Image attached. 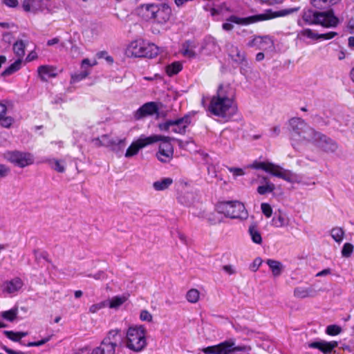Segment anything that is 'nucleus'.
Wrapping results in <instances>:
<instances>
[{"instance_id":"obj_41","label":"nucleus","mask_w":354,"mask_h":354,"mask_svg":"<svg viewBox=\"0 0 354 354\" xmlns=\"http://www.w3.org/2000/svg\"><path fill=\"white\" fill-rule=\"evenodd\" d=\"M200 292L197 289L192 288L190 289L186 295L187 300L192 303L195 304L199 300Z\"/></svg>"},{"instance_id":"obj_3","label":"nucleus","mask_w":354,"mask_h":354,"mask_svg":"<svg viewBox=\"0 0 354 354\" xmlns=\"http://www.w3.org/2000/svg\"><path fill=\"white\" fill-rule=\"evenodd\" d=\"M125 346L130 351L139 353L147 346L146 329L143 326H130L125 336Z\"/></svg>"},{"instance_id":"obj_21","label":"nucleus","mask_w":354,"mask_h":354,"mask_svg":"<svg viewBox=\"0 0 354 354\" xmlns=\"http://www.w3.org/2000/svg\"><path fill=\"white\" fill-rule=\"evenodd\" d=\"M23 285L24 283L19 277H15L3 283V291L9 294H12L19 290L22 288Z\"/></svg>"},{"instance_id":"obj_40","label":"nucleus","mask_w":354,"mask_h":354,"mask_svg":"<svg viewBox=\"0 0 354 354\" xmlns=\"http://www.w3.org/2000/svg\"><path fill=\"white\" fill-rule=\"evenodd\" d=\"M234 345L233 342H223V354H230L232 352H237L241 350L240 348L235 347Z\"/></svg>"},{"instance_id":"obj_29","label":"nucleus","mask_w":354,"mask_h":354,"mask_svg":"<svg viewBox=\"0 0 354 354\" xmlns=\"http://www.w3.org/2000/svg\"><path fill=\"white\" fill-rule=\"evenodd\" d=\"M7 107L4 104L0 103V121L1 124L6 128L11 126L13 120L11 117H6Z\"/></svg>"},{"instance_id":"obj_23","label":"nucleus","mask_w":354,"mask_h":354,"mask_svg":"<svg viewBox=\"0 0 354 354\" xmlns=\"http://www.w3.org/2000/svg\"><path fill=\"white\" fill-rule=\"evenodd\" d=\"M44 162L47 163L51 169L58 173H64L66 171L65 161L63 160L46 158L44 160Z\"/></svg>"},{"instance_id":"obj_12","label":"nucleus","mask_w":354,"mask_h":354,"mask_svg":"<svg viewBox=\"0 0 354 354\" xmlns=\"http://www.w3.org/2000/svg\"><path fill=\"white\" fill-rule=\"evenodd\" d=\"M315 135L313 140L310 142L317 145L324 151L326 152H334L337 149V145L336 142L328 138L325 134L317 131Z\"/></svg>"},{"instance_id":"obj_44","label":"nucleus","mask_w":354,"mask_h":354,"mask_svg":"<svg viewBox=\"0 0 354 354\" xmlns=\"http://www.w3.org/2000/svg\"><path fill=\"white\" fill-rule=\"evenodd\" d=\"M201 351L205 354H221V343L217 345L203 348Z\"/></svg>"},{"instance_id":"obj_6","label":"nucleus","mask_w":354,"mask_h":354,"mask_svg":"<svg viewBox=\"0 0 354 354\" xmlns=\"http://www.w3.org/2000/svg\"><path fill=\"white\" fill-rule=\"evenodd\" d=\"M120 333L119 328L109 330L100 346L93 348L91 354H115L120 342Z\"/></svg>"},{"instance_id":"obj_15","label":"nucleus","mask_w":354,"mask_h":354,"mask_svg":"<svg viewBox=\"0 0 354 354\" xmlns=\"http://www.w3.org/2000/svg\"><path fill=\"white\" fill-rule=\"evenodd\" d=\"M171 132L177 134L185 135L188 127L192 123V117L189 113H187L183 117L171 120Z\"/></svg>"},{"instance_id":"obj_4","label":"nucleus","mask_w":354,"mask_h":354,"mask_svg":"<svg viewBox=\"0 0 354 354\" xmlns=\"http://www.w3.org/2000/svg\"><path fill=\"white\" fill-rule=\"evenodd\" d=\"M126 54L128 57L152 59L159 54V48L154 44L147 43L142 40H135L129 44Z\"/></svg>"},{"instance_id":"obj_22","label":"nucleus","mask_w":354,"mask_h":354,"mask_svg":"<svg viewBox=\"0 0 354 354\" xmlns=\"http://www.w3.org/2000/svg\"><path fill=\"white\" fill-rule=\"evenodd\" d=\"M341 0H310L312 6L317 10H330Z\"/></svg>"},{"instance_id":"obj_42","label":"nucleus","mask_w":354,"mask_h":354,"mask_svg":"<svg viewBox=\"0 0 354 354\" xmlns=\"http://www.w3.org/2000/svg\"><path fill=\"white\" fill-rule=\"evenodd\" d=\"M317 33L314 32L310 28H306L300 30L297 34L298 39H302L303 37H307L313 40H317Z\"/></svg>"},{"instance_id":"obj_17","label":"nucleus","mask_w":354,"mask_h":354,"mask_svg":"<svg viewBox=\"0 0 354 354\" xmlns=\"http://www.w3.org/2000/svg\"><path fill=\"white\" fill-rule=\"evenodd\" d=\"M221 91V84L218 86L216 95L213 96L211 98L209 104L206 109L208 115H221V95H220Z\"/></svg>"},{"instance_id":"obj_57","label":"nucleus","mask_w":354,"mask_h":354,"mask_svg":"<svg viewBox=\"0 0 354 354\" xmlns=\"http://www.w3.org/2000/svg\"><path fill=\"white\" fill-rule=\"evenodd\" d=\"M140 319L142 321H145L148 322H152L153 317L152 315L147 310H142L140 314Z\"/></svg>"},{"instance_id":"obj_11","label":"nucleus","mask_w":354,"mask_h":354,"mask_svg":"<svg viewBox=\"0 0 354 354\" xmlns=\"http://www.w3.org/2000/svg\"><path fill=\"white\" fill-rule=\"evenodd\" d=\"M158 139L159 138L157 137H151V136L148 137L140 136L138 140L133 141L127 148L125 157L130 158L136 155L140 149L157 142Z\"/></svg>"},{"instance_id":"obj_47","label":"nucleus","mask_w":354,"mask_h":354,"mask_svg":"<svg viewBox=\"0 0 354 354\" xmlns=\"http://www.w3.org/2000/svg\"><path fill=\"white\" fill-rule=\"evenodd\" d=\"M342 332V328L337 325L332 324L326 327V333L330 336H335Z\"/></svg>"},{"instance_id":"obj_61","label":"nucleus","mask_w":354,"mask_h":354,"mask_svg":"<svg viewBox=\"0 0 354 354\" xmlns=\"http://www.w3.org/2000/svg\"><path fill=\"white\" fill-rule=\"evenodd\" d=\"M262 4L268 6H274L275 4H281L283 2V0H259Z\"/></svg>"},{"instance_id":"obj_27","label":"nucleus","mask_w":354,"mask_h":354,"mask_svg":"<svg viewBox=\"0 0 354 354\" xmlns=\"http://www.w3.org/2000/svg\"><path fill=\"white\" fill-rule=\"evenodd\" d=\"M194 46L191 41H185L182 44L181 54L185 57L194 58L196 54L194 50Z\"/></svg>"},{"instance_id":"obj_59","label":"nucleus","mask_w":354,"mask_h":354,"mask_svg":"<svg viewBox=\"0 0 354 354\" xmlns=\"http://www.w3.org/2000/svg\"><path fill=\"white\" fill-rule=\"evenodd\" d=\"M249 47H256L258 49H261V46L259 44V36H254L248 43Z\"/></svg>"},{"instance_id":"obj_13","label":"nucleus","mask_w":354,"mask_h":354,"mask_svg":"<svg viewBox=\"0 0 354 354\" xmlns=\"http://www.w3.org/2000/svg\"><path fill=\"white\" fill-rule=\"evenodd\" d=\"M315 24L322 25L324 27H335L339 19L334 15L333 9L326 10L324 12H317V19Z\"/></svg>"},{"instance_id":"obj_46","label":"nucleus","mask_w":354,"mask_h":354,"mask_svg":"<svg viewBox=\"0 0 354 354\" xmlns=\"http://www.w3.org/2000/svg\"><path fill=\"white\" fill-rule=\"evenodd\" d=\"M126 301V298L124 297H119L116 296L113 297L109 301V308H116L120 306L122 304H124Z\"/></svg>"},{"instance_id":"obj_53","label":"nucleus","mask_w":354,"mask_h":354,"mask_svg":"<svg viewBox=\"0 0 354 354\" xmlns=\"http://www.w3.org/2000/svg\"><path fill=\"white\" fill-rule=\"evenodd\" d=\"M106 306V301H101L97 304H93L89 308V312L91 313H95L100 310L105 308Z\"/></svg>"},{"instance_id":"obj_33","label":"nucleus","mask_w":354,"mask_h":354,"mask_svg":"<svg viewBox=\"0 0 354 354\" xmlns=\"http://www.w3.org/2000/svg\"><path fill=\"white\" fill-rule=\"evenodd\" d=\"M266 263L272 270L274 276H279L281 274L282 269L281 262L273 259H268Z\"/></svg>"},{"instance_id":"obj_37","label":"nucleus","mask_w":354,"mask_h":354,"mask_svg":"<svg viewBox=\"0 0 354 354\" xmlns=\"http://www.w3.org/2000/svg\"><path fill=\"white\" fill-rule=\"evenodd\" d=\"M330 234L337 243H341L344 237V231L342 227H336L331 230Z\"/></svg>"},{"instance_id":"obj_38","label":"nucleus","mask_w":354,"mask_h":354,"mask_svg":"<svg viewBox=\"0 0 354 354\" xmlns=\"http://www.w3.org/2000/svg\"><path fill=\"white\" fill-rule=\"evenodd\" d=\"M272 223L275 227H282L288 224L285 216L281 213L272 218Z\"/></svg>"},{"instance_id":"obj_49","label":"nucleus","mask_w":354,"mask_h":354,"mask_svg":"<svg viewBox=\"0 0 354 354\" xmlns=\"http://www.w3.org/2000/svg\"><path fill=\"white\" fill-rule=\"evenodd\" d=\"M88 74L89 73L87 71H83L80 73L73 74L71 75V81L73 83L80 82L82 80L85 79L88 75Z\"/></svg>"},{"instance_id":"obj_45","label":"nucleus","mask_w":354,"mask_h":354,"mask_svg":"<svg viewBox=\"0 0 354 354\" xmlns=\"http://www.w3.org/2000/svg\"><path fill=\"white\" fill-rule=\"evenodd\" d=\"M354 250V246L351 243H345L342 249V256L345 258H349Z\"/></svg>"},{"instance_id":"obj_54","label":"nucleus","mask_w":354,"mask_h":354,"mask_svg":"<svg viewBox=\"0 0 354 354\" xmlns=\"http://www.w3.org/2000/svg\"><path fill=\"white\" fill-rule=\"evenodd\" d=\"M10 174V168L3 164H0V180L6 178Z\"/></svg>"},{"instance_id":"obj_5","label":"nucleus","mask_w":354,"mask_h":354,"mask_svg":"<svg viewBox=\"0 0 354 354\" xmlns=\"http://www.w3.org/2000/svg\"><path fill=\"white\" fill-rule=\"evenodd\" d=\"M234 96L235 90L231 87H228L226 93L223 95V123L241 120Z\"/></svg>"},{"instance_id":"obj_39","label":"nucleus","mask_w":354,"mask_h":354,"mask_svg":"<svg viewBox=\"0 0 354 354\" xmlns=\"http://www.w3.org/2000/svg\"><path fill=\"white\" fill-rule=\"evenodd\" d=\"M249 232L254 243L257 244H261L262 243L261 235L254 225L250 226Z\"/></svg>"},{"instance_id":"obj_62","label":"nucleus","mask_w":354,"mask_h":354,"mask_svg":"<svg viewBox=\"0 0 354 354\" xmlns=\"http://www.w3.org/2000/svg\"><path fill=\"white\" fill-rule=\"evenodd\" d=\"M3 3L10 8H16L19 4L17 0H3Z\"/></svg>"},{"instance_id":"obj_34","label":"nucleus","mask_w":354,"mask_h":354,"mask_svg":"<svg viewBox=\"0 0 354 354\" xmlns=\"http://www.w3.org/2000/svg\"><path fill=\"white\" fill-rule=\"evenodd\" d=\"M259 44L261 48H273L274 46L273 37L270 35L259 36Z\"/></svg>"},{"instance_id":"obj_30","label":"nucleus","mask_w":354,"mask_h":354,"mask_svg":"<svg viewBox=\"0 0 354 354\" xmlns=\"http://www.w3.org/2000/svg\"><path fill=\"white\" fill-rule=\"evenodd\" d=\"M173 183L171 178H164L153 183V187L156 191H163L167 189Z\"/></svg>"},{"instance_id":"obj_35","label":"nucleus","mask_w":354,"mask_h":354,"mask_svg":"<svg viewBox=\"0 0 354 354\" xmlns=\"http://www.w3.org/2000/svg\"><path fill=\"white\" fill-rule=\"evenodd\" d=\"M21 60L20 59H17L15 62L11 64L8 68H6L2 73V75L8 76L14 73L19 71L21 68Z\"/></svg>"},{"instance_id":"obj_28","label":"nucleus","mask_w":354,"mask_h":354,"mask_svg":"<svg viewBox=\"0 0 354 354\" xmlns=\"http://www.w3.org/2000/svg\"><path fill=\"white\" fill-rule=\"evenodd\" d=\"M183 70V64L178 62H174L165 66V71L167 75L172 77L177 75Z\"/></svg>"},{"instance_id":"obj_51","label":"nucleus","mask_w":354,"mask_h":354,"mask_svg":"<svg viewBox=\"0 0 354 354\" xmlns=\"http://www.w3.org/2000/svg\"><path fill=\"white\" fill-rule=\"evenodd\" d=\"M261 209L263 214L267 218H270L272 216V208L268 203H262L261 205Z\"/></svg>"},{"instance_id":"obj_60","label":"nucleus","mask_w":354,"mask_h":354,"mask_svg":"<svg viewBox=\"0 0 354 354\" xmlns=\"http://www.w3.org/2000/svg\"><path fill=\"white\" fill-rule=\"evenodd\" d=\"M2 349L6 351L8 354H30V352H23L21 351H15L11 349L6 346H3Z\"/></svg>"},{"instance_id":"obj_9","label":"nucleus","mask_w":354,"mask_h":354,"mask_svg":"<svg viewBox=\"0 0 354 354\" xmlns=\"http://www.w3.org/2000/svg\"><path fill=\"white\" fill-rule=\"evenodd\" d=\"M4 158L15 166L20 168L32 165L35 160L32 153L17 150L6 152Z\"/></svg>"},{"instance_id":"obj_7","label":"nucleus","mask_w":354,"mask_h":354,"mask_svg":"<svg viewBox=\"0 0 354 354\" xmlns=\"http://www.w3.org/2000/svg\"><path fill=\"white\" fill-rule=\"evenodd\" d=\"M223 214L233 219H246L248 216L244 204L236 200L223 201Z\"/></svg>"},{"instance_id":"obj_18","label":"nucleus","mask_w":354,"mask_h":354,"mask_svg":"<svg viewBox=\"0 0 354 354\" xmlns=\"http://www.w3.org/2000/svg\"><path fill=\"white\" fill-rule=\"evenodd\" d=\"M154 20L158 24H165L171 15V9L167 3L157 4Z\"/></svg>"},{"instance_id":"obj_50","label":"nucleus","mask_w":354,"mask_h":354,"mask_svg":"<svg viewBox=\"0 0 354 354\" xmlns=\"http://www.w3.org/2000/svg\"><path fill=\"white\" fill-rule=\"evenodd\" d=\"M52 336L53 335H49L45 338L41 339L39 341H37V342H29L28 343H27L26 346L32 347V346H42V345L45 344L46 343H47L48 342H49L51 339Z\"/></svg>"},{"instance_id":"obj_2","label":"nucleus","mask_w":354,"mask_h":354,"mask_svg":"<svg viewBox=\"0 0 354 354\" xmlns=\"http://www.w3.org/2000/svg\"><path fill=\"white\" fill-rule=\"evenodd\" d=\"M292 145L295 148L299 143L310 142L317 131L301 118H292L289 120Z\"/></svg>"},{"instance_id":"obj_10","label":"nucleus","mask_w":354,"mask_h":354,"mask_svg":"<svg viewBox=\"0 0 354 354\" xmlns=\"http://www.w3.org/2000/svg\"><path fill=\"white\" fill-rule=\"evenodd\" d=\"M249 168L254 169H262L271 175L281 178L285 180H289L290 178L285 171L279 165L270 162H259L254 160L248 166Z\"/></svg>"},{"instance_id":"obj_25","label":"nucleus","mask_w":354,"mask_h":354,"mask_svg":"<svg viewBox=\"0 0 354 354\" xmlns=\"http://www.w3.org/2000/svg\"><path fill=\"white\" fill-rule=\"evenodd\" d=\"M315 291L312 288L299 286L294 289V297L298 299H305L315 296Z\"/></svg>"},{"instance_id":"obj_43","label":"nucleus","mask_w":354,"mask_h":354,"mask_svg":"<svg viewBox=\"0 0 354 354\" xmlns=\"http://www.w3.org/2000/svg\"><path fill=\"white\" fill-rule=\"evenodd\" d=\"M13 50L19 57L25 55V44L22 40L17 41L13 45Z\"/></svg>"},{"instance_id":"obj_63","label":"nucleus","mask_w":354,"mask_h":354,"mask_svg":"<svg viewBox=\"0 0 354 354\" xmlns=\"http://www.w3.org/2000/svg\"><path fill=\"white\" fill-rule=\"evenodd\" d=\"M223 269L229 274H232L235 273V270H234L232 266H223Z\"/></svg>"},{"instance_id":"obj_20","label":"nucleus","mask_w":354,"mask_h":354,"mask_svg":"<svg viewBox=\"0 0 354 354\" xmlns=\"http://www.w3.org/2000/svg\"><path fill=\"white\" fill-rule=\"evenodd\" d=\"M37 73L39 78L43 82H47L48 78L57 77L56 68L50 65H41L38 67Z\"/></svg>"},{"instance_id":"obj_8","label":"nucleus","mask_w":354,"mask_h":354,"mask_svg":"<svg viewBox=\"0 0 354 354\" xmlns=\"http://www.w3.org/2000/svg\"><path fill=\"white\" fill-rule=\"evenodd\" d=\"M151 137H157L159 138L158 142H161L159 145L158 151L156 153L158 160L164 163L169 162L172 160L174 153V146L171 142L173 138L169 136L157 134L151 135Z\"/></svg>"},{"instance_id":"obj_26","label":"nucleus","mask_w":354,"mask_h":354,"mask_svg":"<svg viewBox=\"0 0 354 354\" xmlns=\"http://www.w3.org/2000/svg\"><path fill=\"white\" fill-rule=\"evenodd\" d=\"M229 56L236 62L238 63H243L247 62L245 59V55L243 52H241L239 50V48L236 46H232L230 52Z\"/></svg>"},{"instance_id":"obj_64","label":"nucleus","mask_w":354,"mask_h":354,"mask_svg":"<svg viewBox=\"0 0 354 354\" xmlns=\"http://www.w3.org/2000/svg\"><path fill=\"white\" fill-rule=\"evenodd\" d=\"M59 41V39L58 37H55V38H53L51 39H49L48 41H47V45L48 46H53L54 44H58Z\"/></svg>"},{"instance_id":"obj_52","label":"nucleus","mask_w":354,"mask_h":354,"mask_svg":"<svg viewBox=\"0 0 354 354\" xmlns=\"http://www.w3.org/2000/svg\"><path fill=\"white\" fill-rule=\"evenodd\" d=\"M336 35H337V33L334 31H330L328 32L323 33V34L317 33V39L329 40V39L334 38Z\"/></svg>"},{"instance_id":"obj_16","label":"nucleus","mask_w":354,"mask_h":354,"mask_svg":"<svg viewBox=\"0 0 354 354\" xmlns=\"http://www.w3.org/2000/svg\"><path fill=\"white\" fill-rule=\"evenodd\" d=\"M338 346L337 341L326 342L319 340L308 343V347L310 348L317 349L324 354H330L334 348Z\"/></svg>"},{"instance_id":"obj_24","label":"nucleus","mask_w":354,"mask_h":354,"mask_svg":"<svg viewBox=\"0 0 354 354\" xmlns=\"http://www.w3.org/2000/svg\"><path fill=\"white\" fill-rule=\"evenodd\" d=\"M42 0H24L22 7L26 12H36L42 8Z\"/></svg>"},{"instance_id":"obj_55","label":"nucleus","mask_w":354,"mask_h":354,"mask_svg":"<svg viewBox=\"0 0 354 354\" xmlns=\"http://www.w3.org/2000/svg\"><path fill=\"white\" fill-rule=\"evenodd\" d=\"M227 169L231 172L234 178L245 175V171L241 168L227 167Z\"/></svg>"},{"instance_id":"obj_31","label":"nucleus","mask_w":354,"mask_h":354,"mask_svg":"<svg viewBox=\"0 0 354 354\" xmlns=\"http://www.w3.org/2000/svg\"><path fill=\"white\" fill-rule=\"evenodd\" d=\"M263 180L266 182V185H260L257 187V192L260 195H264L268 193L272 192L275 189V185L271 183L268 178L263 177Z\"/></svg>"},{"instance_id":"obj_48","label":"nucleus","mask_w":354,"mask_h":354,"mask_svg":"<svg viewBox=\"0 0 354 354\" xmlns=\"http://www.w3.org/2000/svg\"><path fill=\"white\" fill-rule=\"evenodd\" d=\"M3 333L10 340L22 344V341L20 340L17 332L12 330H4Z\"/></svg>"},{"instance_id":"obj_58","label":"nucleus","mask_w":354,"mask_h":354,"mask_svg":"<svg viewBox=\"0 0 354 354\" xmlns=\"http://www.w3.org/2000/svg\"><path fill=\"white\" fill-rule=\"evenodd\" d=\"M262 259L259 257L254 259L253 262L250 266V270L252 272H256L262 264Z\"/></svg>"},{"instance_id":"obj_36","label":"nucleus","mask_w":354,"mask_h":354,"mask_svg":"<svg viewBox=\"0 0 354 354\" xmlns=\"http://www.w3.org/2000/svg\"><path fill=\"white\" fill-rule=\"evenodd\" d=\"M17 315H18L17 308H13L8 310H5V311L1 312V317H3V319H4L8 322H12L16 319Z\"/></svg>"},{"instance_id":"obj_1","label":"nucleus","mask_w":354,"mask_h":354,"mask_svg":"<svg viewBox=\"0 0 354 354\" xmlns=\"http://www.w3.org/2000/svg\"><path fill=\"white\" fill-rule=\"evenodd\" d=\"M298 10L299 8H287L278 11H272L271 9H267L262 14L249 16L247 17H239L236 15H231L226 19L227 22L223 24V29L225 30H231L234 28L232 23L238 25L248 26L259 21L285 17Z\"/></svg>"},{"instance_id":"obj_56","label":"nucleus","mask_w":354,"mask_h":354,"mask_svg":"<svg viewBox=\"0 0 354 354\" xmlns=\"http://www.w3.org/2000/svg\"><path fill=\"white\" fill-rule=\"evenodd\" d=\"M158 129L162 131H169L172 129L171 120H168L165 122L158 124Z\"/></svg>"},{"instance_id":"obj_14","label":"nucleus","mask_w":354,"mask_h":354,"mask_svg":"<svg viewBox=\"0 0 354 354\" xmlns=\"http://www.w3.org/2000/svg\"><path fill=\"white\" fill-rule=\"evenodd\" d=\"M159 107L156 102H149L142 104L136 111L134 112L133 117L136 120H141L147 116L158 114Z\"/></svg>"},{"instance_id":"obj_19","label":"nucleus","mask_w":354,"mask_h":354,"mask_svg":"<svg viewBox=\"0 0 354 354\" xmlns=\"http://www.w3.org/2000/svg\"><path fill=\"white\" fill-rule=\"evenodd\" d=\"M157 4L144 3L141 4L138 8V15L146 21L154 20L155 10L156 11Z\"/></svg>"},{"instance_id":"obj_32","label":"nucleus","mask_w":354,"mask_h":354,"mask_svg":"<svg viewBox=\"0 0 354 354\" xmlns=\"http://www.w3.org/2000/svg\"><path fill=\"white\" fill-rule=\"evenodd\" d=\"M302 19L309 25L315 24L317 19V11H313L312 10H306L304 12Z\"/></svg>"}]
</instances>
